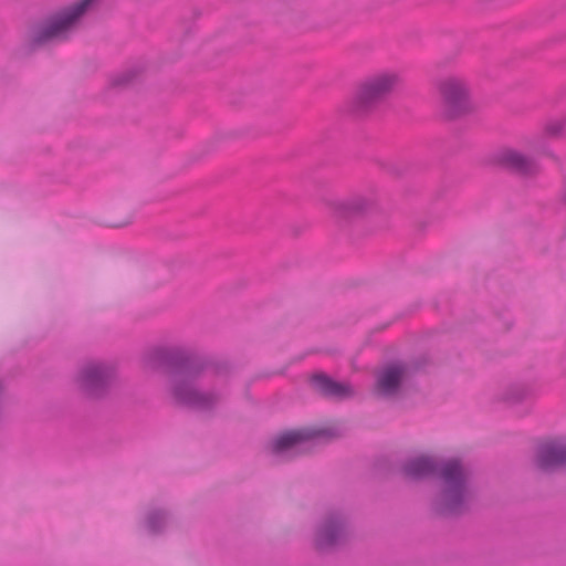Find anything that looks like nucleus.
<instances>
[{"instance_id":"nucleus-15","label":"nucleus","mask_w":566,"mask_h":566,"mask_svg":"<svg viewBox=\"0 0 566 566\" xmlns=\"http://www.w3.org/2000/svg\"><path fill=\"white\" fill-rule=\"evenodd\" d=\"M566 132V120L564 118H555L547 122L543 129V136H537L532 140V146L539 147L544 137H559Z\"/></svg>"},{"instance_id":"nucleus-8","label":"nucleus","mask_w":566,"mask_h":566,"mask_svg":"<svg viewBox=\"0 0 566 566\" xmlns=\"http://www.w3.org/2000/svg\"><path fill=\"white\" fill-rule=\"evenodd\" d=\"M314 389L333 398H346L353 395V388L346 382H336L324 374H315L311 379Z\"/></svg>"},{"instance_id":"nucleus-12","label":"nucleus","mask_w":566,"mask_h":566,"mask_svg":"<svg viewBox=\"0 0 566 566\" xmlns=\"http://www.w3.org/2000/svg\"><path fill=\"white\" fill-rule=\"evenodd\" d=\"M501 160L505 165L521 174H531L535 170L534 161L517 150H504L502 153Z\"/></svg>"},{"instance_id":"nucleus-1","label":"nucleus","mask_w":566,"mask_h":566,"mask_svg":"<svg viewBox=\"0 0 566 566\" xmlns=\"http://www.w3.org/2000/svg\"><path fill=\"white\" fill-rule=\"evenodd\" d=\"M441 480V494L439 497V511L443 514H455L461 511L467 499V473L462 465L450 460L439 471Z\"/></svg>"},{"instance_id":"nucleus-9","label":"nucleus","mask_w":566,"mask_h":566,"mask_svg":"<svg viewBox=\"0 0 566 566\" xmlns=\"http://www.w3.org/2000/svg\"><path fill=\"white\" fill-rule=\"evenodd\" d=\"M405 374L406 370L400 365H391L386 367L378 375L377 390L385 396L395 394L401 380L403 379Z\"/></svg>"},{"instance_id":"nucleus-14","label":"nucleus","mask_w":566,"mask_h":566,"mask_svg":"<svg viewBox=\"0 0 566 566\" xmlns=\"http://www.w3.org/2000/svg\"><path fill=\"white\" fill-rule=\"evenodd\" d=\"M175 397L179 402L193 407H205L207 405L206 397L188 385H180L176 387Z\"/></svg>"},{"instance_id":"nucleus-6","label":"nucleus","mask_w":566,"mask_h":566,"mask_svg":"<svg viewBox=\"0 0 566 566\" xmlns=\"http://www.w3.org/2000/svg\"><path fill=\"white\" fill-rule=\"evenodd\" d=\"M311 437L312 432L307 430H293L283 432L272 442V451L275 454L300 452L302 450V446Z\"/></svg>"},{"instance_id":"nucleus-16","label":"nucleus","mask_w":566,"mask_h":566,"mask_svg":"<svg viewBox=\"0 0 566 566\" xmlns=\"http://www.w3.org/2000/svg\"><path fill=\"white\" fill-rule=\"evenodd\" d=\"M149 526H150V528H155L153 525V521H149Z\"/></svg>"},{"instance_id":"nucleus-3","label":"nucleus","mask_w":566,"mask_h":566,"mask_svg":"<svg viewBox=\"0 0 566 566\" xmlns=\"http://www.w3.org/2000/svg\"><path fill=\"white\" fill-rule=\"evenodd\" d=\"M438 92L441 113L446 118H455L472 109L471 91L463 78L450 76L440 81Z\"/></svg>"},{"instance_id":"nucleus-4","label":"nucleus","mask_w":566,"mask_h":566,"mask_svg":"<svg viewBox=\"0 0 566 566\" xmlns=\"http://www.w3.org/2000/svg\"><path fill=\"white\" fill-rule=\"evenodd\" d=\"M399 84L400 78L394 72L375 74L360 85L355 96V103L357 107L367 106L391 93Z\"/></svg>"},{"instance_id":"nucleus-13","label":"nucleus","mask_w":566,"mask_h":566,"mask_svg":"<svg viewBox=\"0 0 566 566\" xmlns=\"http://www.w3.org/2000/svg\"><path fill=\"white\" fill-rule=\"evenodd\" d=\"M340 534L342 527L339 523L334 521L326 522L318 531L316 544L319 548H327L336 543Z\"/></svg>"},{"instance_id":"nucleus-11","label":"nucleus","mask_w":566,"mask_h":566,"mask_svg":"<svg viewBox=\"0 0 566 566\" xmlns=\"http://www.w3.org/2000/svg\"><path fill=\"white\" fill-rule=\"evenodd\" d=\"M403 471L410 479H421L434 473L436 464L431 458L427 455H418L406 463Z\"/></svg>"},{"instance_id":"nucleus-10","label":"nucleus","mask_w":566,"mask_h":566,"mask_svg":"<svg viewBox=\"0 0 566 566\" xmlns=\"http://www.w3.org/2000/svg\"><path fill=\"white\" fill-rule=\"evenodd\" d=\"M371 206L364 197H353L333 205L334 214L337 218H352L365 212Z\"/></svg>"},{"instance_id":"nucleus-2","label":"nucleus","mask_w":566,"mask_h":566,"mask_svg":"<svg viewBox=\"0 0 566 566\" xmlns=\"http://www.w3.org/2000/svg\"><path fill=\"white\" fill-rule=\"evenodd\" d=\"M98 0H80L51 17L36 32L39 44L65 40L77 27L80 18L97 4Z\"/></svg>"},{"instance_id":"nucleus-5","label":"nucleus","mask_w":566,"mask_h":566,"mask_svg":"<svg viewBox=\"0 0 566 566\" xmlns=\"http://www.w3.org/2000/svg\"><path fill=\"white\" fill-rule=\"evenodd\" d=\"M537 467L543 471H551L566 464V443L549 441L541 444L537 459Z\"/></svg>"},{"instance_id":"nucleus-7","label":"nucleus","mask_w":566,"mask_h":566,"mask_svg":"<svg viewBox=\"0 0 566 566\" xmlns=\"http://www.w3.org/2000/svg\"><path fill=\"white\" fill-rule=\"evenodd\" d=\"M106 371L98 364H90L82 368L77 376L80 388L87 394H96V391L105 384Z\"/></svg>"}]
</instances>
